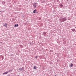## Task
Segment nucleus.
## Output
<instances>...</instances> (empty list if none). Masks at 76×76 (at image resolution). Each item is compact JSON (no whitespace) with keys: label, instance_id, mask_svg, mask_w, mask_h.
<instances>
[{"label":"nucleus","instance_id":"obj_1","mask_svg":"<svg viewBox=\"0 0 76 76\" xmlns=\"http://www.w3.org/2000/svg\"><path fill=\"white\" fill-rule=\"evenodd\" d=\"M67 20V17H60L59 18V22H64V21H66Z\"/></svg>","mask_w":76,"mask_h":76},{"label":"nucleus","instance_id":"obj_2","mask_svg":"<svg viewBox=\"0 0 76 76\" xmlns=\"http://www.w3.org/2000/svg\"><path fill=\"white\" fill-rule=\"evenodd\" d=\"M18 69L19 70H20V71H22L24 70H25V69L23 67H22V68H19Z\"/></svg>","mask_w":76,"mask_h":76},{"label":"nucleus","instance_id":"obj_3","mask_svg":"<svg viewBox=\"0 0 76 76\" xmlns=\"http://www.w3.org/2000/svg\"><path fill=\"white\" fill-rule=\"evenodd\" d=\"M4 59V56L2 55L0 56V60H3Z\"/></svg>","mask_w":76,"mask_h":76},{"label":"nucleus","instance_id":"obj_4","mask_svg":"<svg viewBox=\"0 0 76 76\" xmlns=\"http://www.w3.org/2000/svg\"><path fill=\"white\" fill-rule=\"evenodd\" d=\"M37 5H38L37 3H35L34 4H33V6L34 8H36V7H37Z\"/></svg>","mask_w":76,"mask_h":76},{"label":"nucleus","instance_id":"obj_5","mask_svg":"<svg viewBox=\"0 0 76 76\" xmlns=\"http://www.w3.org/2000/svg\"><path fill=\"white\" fill-rule=\"evenodd\" d=\"M47 33H46L45 32H43V34L44 35V36H47L48 35H47Z\"/></svg>","mask_w":76,"mask_h":76},{"label":"nucleus","instance_id":"obj_6","mask_svg":"<svg viewBox=\"0 0 76 76\" xmlns=\"http://www.w3.org/2000/svg\"><path fill=\"white\" fill-rule=\"evenodd\" d=\"M33 13H37L38 12H37V11L36 10H34L33 11Z\"/></svg>","mask_w":76,"mask_h":76},{"label":"nucleus","instance_id":"obj_7","mask_svg":"<svg viewBox=\"0 0 76 76\" xmlns=\"http://www.w3.org/2000/svg\"><path fill=\"white\" fill-rule=\"evenodd\" d=\"M4 26L6 27V28H7V23H5L4 25Z\"/></svg>","mask_w":76,"mask_h":76},{"label":"nucleus","instance_id":"obj_8","mask_svg":"<svg viewBox=\"0 0 76 76\" xmlns=\"http://www.w3.org/2000/svg\"><path fill=\"white\" fill-rule=\"evenodd\" d=\"M8 71L7 72H5L4 73H3V75H4V74H6V75H7V73H8Z\"/></svg>","mask_w":76,"mask_h":76},{"label":"nucleus","instance_id":"obj_9","mask_svg":"<svg viewBox=\"0 0 76 76\" xmlns=\"http://www.w3.org/2000/svg\"><path fill=\"white\" fill-rule=\"evenodd\" d=\"M12 70H9V71H8V72L9 73V72H12Z\"/></svg>","mask_w":76,"mask_h":76},{"label":"nucleus","instance_id":"obj_10","mask_svg":"<svg viewBox=\"0 0 76 76\" xmlns=\"http://www.w3.org/2000/svg\"><path fill=\"white\" fill-rule=\"evenodd\" d=\"M18 24H17V25L16 24H15V27H16V26H17V27H18Z\"/></svg>","mask_w":76,"mask_h":76},{"label":"nucleus","instance_id":"obj_11","mask_svg":"<svg viewBox=\"0 0 76 76\" xmlns=\"http://www.w3.org/2000/svg\"><path fill=\"white\" fill-rule=\"evenodd\" d=\"M72 31L73 32H75L76 31L75 29H72Z\"/></svg>","mask_w":76,"mask_h":76},{"label":"nucleus","instance_id":"obj_12","mask_svg":"<svg viewBox=\"0 0 76 76\" xmlns=\"http://www.w3.org/2000/svg\"><path fill=\"white\" fill-rule=\"evenodd\" d=\"M2 4H5V2H4V1L2 2Z\"/></svg>","mask_w":76,"mask_h":76},{"label":"nucleus","instance_id":"obj_13","mask_svg":"<svg viewBox=\"0 0 76 76\" xmlns=\"http://www.w3.org/2000/svg\"><path fill=\"white\" fill-rule=\"evenodd\" d=\"M34 69H37V67L35 66L34 67Z\"/></svg>","mask_w":76,"mask_h":76},{"label":"nucleus","instance_id":"obj_14","mask_svg":"<svg viewBox=\"0 0 76 76\" xmlns=\"http://www.w3.org/2000/svg\"><path fill=\"white\" fill-rule=\"evenodd\" d=\"M28 44H30V45H31V43L30 42H29L28 43Z\"/></svg>","mask_w":76,"mask_h":76},{"label":"nucleus","instance_id":"obj_15","mask_svg":"<svg viewBox=\"0 0 76 76\" xmlns=\"http://www.w3.org/2000/svg\"><path fill=\"white\" fill-rule=\"evenodd\" d=\"M37 58H38V56H35V58H36V59H37Z\"/></svg>","mask_w":76,"mask_h":76},{"label":"nucleus","instance_id":"obj_16","mask_svg":"<svg viewBox=\"0 0 76 76\" xmlns=\"http://www.w3.org/2000/svg\"><path fill=\"white\" fill-rule=\"evenodd\" d=\"M71 64V67H73V64Z\"/></svg>","mask_w":76,"mask_h":76},{"label":"nucleus","instance_id":"obj_17","mask_svg":"<svg viewBox=\"0 0 76 76\" xmlns=\"http://www.w3.org/2000/svg\"><path fill=\"white\" fill-rule=\"evenodd\" d=\"M60 6L61 7H63V5H62V4H60Z\"/></svg>","mask_w":76,"mask_h":76},{"label":"nucleus","instance_id":"obj_18","mask_svg":"<svg viewBox=\"0 0 76 76\" xmlns=\"http://www.w3.org/2000/svg\"><path fill=\"white\" fill-rule=\"evenodd\" d=\"M68 20H70V18H68Z\"/></svg>","mask_w":76,"mask_h":76},{"label":"nucleus","instance_id":"obj_19","mask_svg":"<svg viewBox=\"0 0 76 76\" xmlns=\"http://www.w3.org/2000/svg\"><path fill=\"white\" fill-rule=\"evenodd\" d=\"M19 46H20V47H21V48H22V45H19Z\"/></svg>","mask_w":76,"mask_h":76},{"label":"nucleus","instance_id":"obj_20","mask_svg":"<svg viewBox=\"0 0 76 76\" xmlns=\"http://www.w3.org/2000/svg\"><path fill=\"white\" fill-rule=\"evenodd\" d=\"M40 19H41V18H39V20H40Z\"/></svg>","mask_w":76,"mask_h":76},{"label":"nucleus","instance_id":"obj_21","mask_svg":"<svg viewBox=\"0 0 76 76\" xmlns=\"http://www.w3.org/2000/svg\"><path fill=\"white\" fill-rule=\"evenodd\" d=\"M17 76H19V75H17Z\"/></svg>","mask_w":76,"mask_h":76},{"label":"nucleus","instance_id":"obj_22","mask_svg":"<svg viewBox=\"0 0 76 76\" xmlns=\"http://www.w3.org/2000/svg\"><path fill=\"white\" fill-rule=\"evenodd\" d=\"M45 1H44V2L45 3Z\"/></svg>","mask_w":76,"mask_h":76},{"label":"nucleus","instance_id":"obj_23","mask_svg":"<svg viewBox=\"0 0 76 76\" xmlns=\"http://www.w3.org/2000/svg\"><path fill=\"white\" fill-rule=\"evenodd\" d=\"M54 76H56V75H55Z\"/></svg>","mask_w":76,"mask_h":76}]
</instances>
